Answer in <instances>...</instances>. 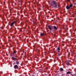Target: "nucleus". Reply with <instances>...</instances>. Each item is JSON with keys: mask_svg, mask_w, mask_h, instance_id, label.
<instances>
[{"mask_svg": "<svg viewBox=\"0 0 76 76\" xmlns=\"http://www.w3.org/2000/svg\"><path fill=\"white\" fill-rule=\"evenodd\" d=\"M53 5H51L52 7H53V6H54V7H56V6H57V3L54 1H53Z\"/></svg>", "mask_w": 76, "mask_h": 76, "instance_id": "f257e3e1", "label": "nucleus"}, {"mask_svg": "<svg viewBox=\"0 0 76 76\" xmlns=\"http://www.w3.org/2000/svg\"><path fill=\"white\" fill-rule=\"evenodd\" d=\"M14 69H18V68H19V66L17 65H15L14 66Z\"/></svg>", "mask_w": 76, "mask_h": 76, "instance_id": "f03ea898", "label": "nucleus"}, {"mask_svg": "<svg viewBox=\"0 0 76 76\" xmlns=\"http://www.w3.org/2000/svg\"><path fill=\"white\" fill-rule=\"evenodd\" d=\"M66 8L67 9V10H69V9H70V7L69 6H66Z\"/></svg>", "mask_w": 76, "mask_h": 76, "instance_id": "7ed1b4c3", "label": "nucleus"}, {"mask_svg": "<svg viewBox=\"0 0 76 76\" xmlns=\"http://www.w3.org/2000/svg\"><path fill=\"white\" fill-rule=\"evenodd\" d=\"M15 22H12L11 24L10 25V26H13V25H14V24H15Z\"/></svg>", "mask_w": 76, "mask_h": 76, "instance_id": "20e7f679", "label": "nucleus"}, {"mask_svg": "<svg viewBox=\"0 0 76 76\" xmlns=\"http://www.w3.org/2000/svg\"><path fill=\"white\" fill-rule=\"evenodd\" d=\"M48 28H49L50 30H51L52 29V27L50 26H48Z\"/></svg>", "mask_w": 76, "mask_h": 76, "instance_id": "39448f33", "label": "nucleus"}, {"mask_svg": "<svg viewBox=\"0 0 76 76\" xmlns=\"http://www.w3.org/2000/svg\"><path fill=\"white\" fill-rule=\"evenodd\" d=\"M53 28L54 29H56V30H57V27L56 26H53Z\"/></svg>", "mask_w": 76, "mask_h": 76, "instance_id": "423d86ee", "label": "nucleus"}, {"mask_svg": "<svg viewBox=\"0 0 76 76\" xmlns=\"http://www.w3.org/2000/svg\"><path fill=\"white\" fill-rule=\"evenodd\" d=\"M72 6H73V4H70L69 7H70V8L71 7H72Z\"/></svg>", "mask_w": 76, "mask_h": 76, "instance_id": "0eeeda50", "label": "nucleus"}, {"mask_svg": "<svg viewBox=\"0 0 76 76\" xmlns=\"http://www.w3.org/2000/svg\"><path fill=\"white\" fill-rule=\"evenodd\" d=\"M71 72H68L66 74L67 75H68V74H70L71 73Z\"/></svg>", "mask_w": 76, "mask_h": 76, "instance_id": "6e6552de", "label": "nucleus"}, {"mask_svg": "<svg viewBox=\"0 0 76 76\" xmlns=\"http://www.w3.org/2000/svg\"><path fill=\"white\" fill-rule=\"evenodd\" d=\"M16 63L17 64H18V65L19 64V61H17L16 62Z\"/></svg>", "mask_w": 76, "mask_h": 76, "instance_id": "1a4fd4ad", "label": "nucleus"}, {"mask_svg": "<svg viewBox=\"0 0 76 76\" xmlns=\"http://www.w3.org/2000/svg\"><path fill=\"white\" fill-rule=\"evenodd\" d=\"M60 71H63V69L62 68H61L60 69Z\"/></svg>", "mask_w": 76, "mask_h": 76, "instance_id": "9d476101", "label": "nucleus"}, {"mask_svg": "<svg viewBox=\"0 0 76 76\" xmlns=\"http://www.w3.org/2000/svg\"><path fill=\"white\" fill-rule=\"evenodd\" d=\"M13 58V59L14 60H17L16 58Z\"/></svg>", "mask_w": 76, "mask_h": 76, "instance_id": "9b49d317", "label": "nucleus"}, {"mask_svg": "<svg viewBox=\"0 0 76 76\" xmlns=\"http://www.w3.org/2000/svg\"><path fill=\"white\" fill-rule=\"evenodd\" d=\"M41 36H43L44 35V34L43 33H41L40 34Z\"/></svg>", "mask_w": 76, "mask_h": 76, "instance_id": "f8f14e48", "label": "nucleus"}, {"mask_svg": "<svg viewBox=\"0 0 76 76\" xmlns=\"http://www.w3.org/2000/svg\"><path fill=\"white\" fill-rule=\"evenodd\" d=\"M60 50V49L59 48H58L57 50Z\"/></svg>", "mask_w": 76, "mask_h": 76, "instance_id": "ddd939ff", "label": "nucleus"}, {"mask_svg": "<svg viewBox=\"0 0 76 76\" xmlns=\"http://www.w3.org/2000/svg\"><path fill=\"white\" fill-rule=\"evenodd\" d=\"M16 51H14L13 52V54H15L16 53Z\"/></svg>", "mask_w": 76, "mask_h": 76, "instance_id": "4468645a", "label": "nucleus"}, {"mask_svg": "<svg viewBox=\"0 0 76 76\" xmlns=\"http://www.w3.org/2000/svg\"><path fill=\"white\" fill-rule=\"evenodd\" d=\"M68 1H69L70 0H67Z\"/></svg>", "mask_w": 76, "mask_h": 76, "instance_id": "2eb2a0df", "label": "nucleus"}, {"mask_svg": "<svg viewBox=\"0 0 76 76\" xmlns=\"http://www.w3.org/2000/svg\"><path fill=\"white\" fill-rule=\"evenodd\" d=\"M58 53H59L60 52H59L58 50Z\"/></svg>", "mask_w": 76, "mask_h": 76, "instance_id": "dca6fc26", "label": "nucleus"}]
</instances>
